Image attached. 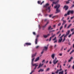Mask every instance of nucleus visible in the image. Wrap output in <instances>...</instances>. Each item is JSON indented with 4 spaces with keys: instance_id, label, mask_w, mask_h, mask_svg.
I'll use <instances>...</instances> for the list:
<instances>
[{
    "instance_id": "1",
    "label": "nucleus",
    "mask_w": 74,
    "mask_h": 74,
    "mask_svg": "<svg viewBox=\"0 0 74 74\" xmlns=\"http://www.w3.org/2000/svg\"><path fill=\"white\" fill-rule=\"evenodd\" d=\"M57 58L56 57L55 58V59L53 60V61L52 63H53V64L55 65L58 62H59V61L58 60H57Z\"/></svg>"
},
{
    "instance_id": "2",
    "label": "nucleus",
    "mask_w": 74,
    "mask_h": 74,
    "mask_svg": "<svg viewBox=\"0 0 74 74\" xmlns=\"http://www.w3.org/2000/svg\"><path fill=\"white\" fill-rule=\"evenodd\" d=\"M64 36V34H63L61 37H60V39H59L58 40V42L60 43V42H62V41L63 40V39H62V37H63Z\"/></svg>"
},
{
    "instance_id": "3",
    "label": "nucleus",
    "mask_w": 74,
    "mask_h": 74,
    "mask_svg": "<svg viewBox=\"0 0 74 74\" xmlns=\"http://www.w3.org/2000/svg\"><path fill=\"white\" fill-rule=\"evenodd\" d=\"M32 66H35V67L34 69V70H35V69H36V68H37V66H38V64L37 65V64H33L32 63Z\"/></svg>"
},
{
    "instance_id": "4",
    "label": "nucleus",
    "mask_w": 74,
    "mask_h": 74,
    "mask_svg": "<svg viewBox=\"0 0 74 74\" xmlns=\"http://www.w3.org/2000/svg\"><path fill=\"white\" fill-rule=\"evenodd\" d=\"M59 7H60V5H58L54 6L55 8H56V9H57V11H58V10Z\"/></svg>"
},
{
    "instance_id": "5",
    "label": "nucleus",
    "mask_w": 74,
    "mask_h": 74,
    "mask_svg": "<svg viewBox=\"0 0 74 74\" xmlns=\"http://www.w3.org/2000/svg\"><path fill=\"white\" fill-rule=\"evenodd\" d=\"M50 36V34H47V35H44L43 37L44 38H47V37H48V36Z\"/></svg>"
},
{
    "instance_id": "6",
    "label": "nucleus",
    "mask_w": 74,
    "mask_h": 74,
    "mask_svg": "<svg viewBox=\"0 0 74 74\" xmlns=\"http://www.w3.org/2000/svg\"><path fill=\"white\" fill-rule=\"evenodd\" d=\"M55 34L54 35L52 36L51 37H50L49 39V41H51V38H53V37H55Z\"/></svg>"
},
{
    "instance_id": "7",
    "label": "nucleus",
    "mask_w": 74,
    "mask_h": 74,
    "mask_svg": "<svg viewBox=\"0 0 74 74\" xmlns=\"http://www.w3.org/2000/svg\"><path fill=\"white\" fill-rule=\"evenodd\" d=\"M59 1V0H57V1L55 2L54 1L53 2V4H57L58 2Z\"/></svg>"
},
{
    "instance_id": "8",
    "label": "nucleus",
    "mask_w": 74,
    "mask_h": 74,
    "mask_svg": "<svg viewBox=\"0 0 74 74\" xmlns=\"http://www.w3.org/2000/svg\"><path fill=\"white\" fill-rule=\"evenodd\" d=\"M64 8H65V11H66L67 10H68V8H69V7L67 6H64Z\"/></svg>"
},
{
    "instance_id": "9",
    "label": "nucleus",
    "mask_w": 74,
    "mask_h": 74,
    "mask_svg": "<svg viewBox=\"0 0 74 74\" xmlns=\"http://www.w3.org/2000/svg\"><path fill=\"white\" fill-rule=\"evenodd\" d=\"M62 22H63V23L62 24V25H64L66 23V20H62Z\"/></svg>"
},
{
    "instance_id": "10",
    "label": "nucleus",
    "mask_w": 74,
    "mask_h": 74,
    "mask_svg": "<svg viewBox=\"0 0 74 74\" xmlns=\"http://www.w3.org/2000/svg\"><path fill=\"white\" fill-rule=\"evenodd\" d=\"M51 57L53 59H54L55 58V54H53L51 55Z\"/></svg>"
},
{
    "instance_id": "11",
    "label": "nucleus",
    "mask_w": 74,
    "mask_h": 74,
    "mask_svg": "<svg viewBox=\"0 0 74 74\" xmlns=\"http://www.w3.org/2000/svg\"><path fill=\"white\" fill-rule=\"evenodd\" d=\"M43 65H44L43 64H39L38 67L37 68L38 69H39V68H40V67H42V66H43Z\"/></svg>"
},
{
    "instance_id": "12",
    "label": "nucleus",
    "mask_w": 74,
    "mask_h": 74,
    "mask_svg": "<svg viewBox=\"0 0 74 74\" xmlns=\"http://www.w3.org/2000/svg\"><path fill=\"white\" fill-rule=\"evenodd\" d=\"M69 11H70V14H73L74 11V10H69Z\"/></svg>"
},
{
    "instance_id": "13",
    "label": "nucleus",
    "mask_w": 74,
    "mask_h": 74,
    "mask_svg": "<svg viewBox=\"0 0 74 74\" xmlns=\"http://www.w3.org/2000/svg\"><path fill=\"white\" fill-rule=\"evenodd\" d=\"M39 59H40V57H37L35 60V62H37V61H38V60H39Z\"/></svg>"
},
{
    "instance_id": "14",
    "label": "nucleus",
    "mask_w": 74,
    "mask_h": 74,
    "mask_svg": "<svg viewBox=\"0 0 74 74\" xmlns=\"http://www.w3.org/2000/svg\"><path fill=\"white\" fill-rule=\"evenodd\" d=\"M44 48L45 51H47V49H48V47L45 46L44 47Z\"/></svg>"
},
{
    "instance_id": "15",
    "label": "nucleus",
    "mask_w": 74,
    "mask_h": 74,
    "mask_svg": "<svg viewBox=\"0 0 74 74\" xmlns=\"http://www.w3.org/2000/svg\"><path fill=\"white\" fill-rule=\"evenodd\" d=\"M40 71H41V72L44 71V69H41L40 70H39V71H38V72L39 73L40 72Z\"/></svg>"
},
{
    "instance_id": "16",
    "label": "nucleus",
    "mask_w": 74,
    "mask_h": 74,
    "mask_svg": "<svg viewBox=\"0 0 74 74\" xmlns=\"http://www.w3.org/2000/svg\"><path fill=\"white\" fill-rule=\"evenodd\" d=\"M56 12H55V14H57V13L59 12H60V10L58 9V10H57V9H56Z\"/></svg>"
},
{
    "instance_id": "17",
    "label": "nucleus",
    "mask_w": 74,
    "mask_h": 74,
    "mask_svg": "<svg viewBox=\"0 0 74 74\" xmlns=\"http://www.w3.org/2000/svg\"><path fill=\"white\" fill-rule=\"evenodd\" d=\"M69 33H70V30H68L67 31V32L66 33V34L67 36H68L69 34Z\"/></svg>"
},
{
    "instance_id": "18",
    "label": "nucleus",
    "mask_w": 74,
    "mask_h": 74,
    "mask_svg": "<svg viewBox=\"0 0 74 74\" xmlns=\"http://www.w3.org/2000/svg\"><path fill=\"white\" fill-rule=\"evenodd\" d=\"M37 41H38V39H37V38L35 40V44H37Z\"/></svg>"
},
{
    "instance_id": "19",
    "label": "nucleus",
    "mask_w": 74,
    "mask_h": 74,
    "mask_svg": "<svg viewBox=\"0 0 74 74\" xmlns=\"http://www.w3.org/2000/svg\"><path fill=\"white\" fill-rule=\"evenodd\" d=\"M37 55V53H36L35 54H33L32 56V58H33V57H34L36 55Z\"/></svg>"
},
{
    "instance_id": "20",
    "label": "nucleus",
    "mask_w": 74,
    "mask_h": 74,
    "mask_svg": "<svg viewBox=\"0 0 74 74\" xmlns=\"http://www.w3.org/2000/svg\"><path fill=\"white\" fill-rule=\"evenodd\" d=\"M26 45H31V43H26Z\"/></svg>"
},
{
    "instance_id": "21",
    "label": "nucleus",
    "mask_w": 74,
    "mask_h": 74,
    "mask_svg": "<svg viewBox=\"0 0 74 74\" xmlns=\"http://www.w3.org/2000/svg\"><path fill=\"white\" fill-rule=\"evenodd\" d=\"M51 7V6H50L49 7H48V8H47V9H48V10H49V12L51 11V10H50V8Z\"/></svg>"
},
{
    "instance_id": "22",
    "label": "nucleus",
    "mask_w": 74,
    "mask_h": 74,
    "mask_svg": "<svg viewBox=\"0 0 74 74\" xmlns=\"http://www.w3.org/2000/svg\"><path fill=\"white\" fill-rule=\"evenodd\" d=\"M63 72H64V71H63L61 72H59L58 74H64Z\"/></svg>"
},
{
    "instance_id": "23",
    "label": "nucleus",
    "mask_w": 74,
    "mask_h": 74,
    "mask_svg": "<svg viewBox=\"0 0 74 74\" xmlns=\"http://www.w3.org/2000/svg\"><path fill=\"white\" fill-rule=\"evenodd\" d=\"M70 10L67 13V15H70Z\"/></svg>"
},
{
    "instance_id": "24",
    "label": "nucleus",
    "mask_w": 74,
    "mask_h": 74,
    "mask_svg": "<svg viewBox=\"0 0 74 74\" xmlns=\"http://www.w3.org/2000/svg\"><path fill=\"white\" fill-rule=\"evenodd\" d=\"M49 68H48L45 71L47 72V71H49Z\"/></svg>"
},
{
    "instance_id": "25",
    "label": "nucleus",
    "mask_w": 74,
    "mask_h": 74,
    "mask_svg": "<svg viewBox=\"0 0 74 74\" xmlns=\"http://www.w3.org/2000/svg\"><path fill=\"white\" fill-rule=\"evenodd\" d=\"M34 58L32 59V64L33 63V61H34Z\"/></svg>"
},
{
    "instance_id": "26",
    "label": "nucleus",
    "mask_w": 74,
    "mask_h": 74,
    "mask_svg": "<svg viewBox=\"0 0 74 74\" xmlns=\"http://www.w3.org/2000/svg\"><path fill=\"white\" fill-rule=\"evenodd\" d=\"M59 71V70L58 69H57L56 71V74H58Z\"/></svg>"
},
{
    "instance_id": "27",
    "label": "nucleus",
    "mask_w": 74,
    "mask_h": 74,
    "mask_svg": "<svg viewBox=\"0 0 74 74\" xmlns=\"http://www.w3.org/2000/svg\"><path fill=\"white\" fill-rule=\"evenodd\" d=\"M70 0H68L66 2V4H69V3H70V2H69V1H70Z\"/></svg>"
},
{
    "instance_id": "28",
    "label": "nucleus",
    "mask_w": 74,
    "mask_h": 74,
    "mask_svg": "<svg viewBox=\"0 0 74 74\" xmlns=\"http://www.w3.org/2000/svg\"><path fill=\"white\" fill-rule=\"evenodd\" d=\"M71 24H70L67 27V29H69V28L70 26H71Z\"/></svg>"
},
{
    "instance_id": "29",
    "label": "nucleus",
    "mask_w": 74,
    "mask_h": 74,
    "mask_svg": "<svg viewBox=\"0 0 74 74\" xmlns=\"http://www.w3.org/2000/svg\"><path fill=\"white\" fill-rule=\"evenodd\" d=\"M55 17H58V16H53V17H52V18H55Z\"/></svg>"
},
{
    "instance_id": "30",
    "label": "nucleus",
    "mask_w": 74,
    "mask_h": 74,
    "mask_svg": "<svg viewBox=\"0 0 74 74\" xmlns=\"http://www.w3.org/2000/svg\"><path fill=\"white\" fill-rule=\"evenodd\" d=\"M48 5H49V4L47 3L44 6V7H46L47 6H48Z\"/></svg>"
},
{
    "instance_id": "31",
    "label": "nucleus",
    "mask_w": 74,
    "mask_h": 74,
    "mask_svg": "<svg viewBox=\"0 0 74 74\" xmlns=\"http://www.w3.org/2000/svg\"><path fill=\"white\" fill-rule=\"evenodd\" d=\"M51 28V26H50L48 27V30H50V29Z\"/></svg>"
},
{
    "instance_id": "32",
    "label": "nucleus",
    "mask_w": 74,
    "mask_h": 74,
    "mask_svg": "<svg viewBox=\"0 0 74 74\" xmlns=\"http://www.w3.org/2000/svg\"><path fill=\"white\" fill-rule=\"evenodd\" d=\"M56 37H55L54 38L52 39L53 41H55V40H56Z\"/></svg>"
},
{
    "instance_id": "33",
    "label": "nucleus",
    "mask_w": 74,
    "mask_h": 74,
    "mask_svg": "<svg viewBox=\"0 0 74 74\" xmlns=\"http://www.w3.org/2000/svg\"><path fill=\"white\" fill-rule=\"evenodd\" d=\"M41 3V2L40 1H38V3L39 4H40V3Z\"/></svg>"
},
{
    "instance_id": "34",
    "label": "nucleus",
    "mask_w": 74,
    "mask_h": 74,
    "mask_svg": "<svg viewBox=\"0 0 74 74\" xmlns=\"http://www.w3.org/2000/svg\"><path fill=\"white\" fill-rule=\"evenodd\" d=\"M52 15H53V14H52L51 15H49V17L50 18H51V16H52Z\"/></svg>"
},
{
    "instance_id": "35",
    "label": "nucleus",
    "mask_w": 74,
    "mask_h": 74,
    "mask_svg": "<svg viewBox=\"0 0 74 74\" xmlns=\"http://www.w3.org/2000/svg\"><path fill=\"white\" fill-rule=\"evenodd\" d=\"M44 49H43V50L41 52V54H42L44 53Z\"/></svg>"
},
{
    "instance_id": "36",
    "label": "nucleus",
    "mask_w": 74,
    "mask_h": 74,
    "mask_svg": "<svg viewBox=\"0 0 74 74\" xmlns=\"http://www.w3.org/2000/svg\"><path fill=\"white\" fill-rule=\"evenodd\" d=\"M67 35L66 34L64 36V38H66V37H67Z\"/></svg>"
},
{
    "instance_id": "37",
    "label": "nucleus",
    "mask_w": 74,
    "mask_h": 74,
    "mask_svg": "<svg viewBox=\"0 0 74 74\" xmlns=\"http://www.w3.org/2000/svg\"><path fill=\"white\" fill-rule=\"evenodd\" d=\"M44 21V22H46V21H47V19H45L44 20H43Z\"/></svg>"
},
{
    "instance_id": "38",
    "label": "nucleus",
    "mask_w": 74,
    "mask_h": 74,
    "mask_svg": "<svg viewBox=\"0 0 74 74\" xmlns=\"http://www.w3.org/2000/svg\"><path fill=\"white\" fill-rule=\"evenodd\" d=\"M73 30H74V28H73L71 29V32H72Z\"/></svg>"
},
{
    "instance_id": "39",
    "label": "nucleus",
    "mask_w": 74,
    "mask_h": 74,
    "mask_svg": "<svg viewBox=\"0 0 74 74\" xmlns=\"http://www.w3.org/2000/svg\"><path fill=\"white\" fill-rule=\"evenodd\" d=\"M65 40H66V39L65 38H64L62 41V42H64V41H65Z\"/></svg>"
},
{
    "instance_id": "40",
    "label": "nucleus",
    "mask_w": 74,
    "mask_h": 74,
    "mask_svg": "<svg viewBox=\"0 0 74 74\" xmlns=\"http://www.w3.org/2000/svg\"><path fill=\"white\" fill-rule=\"evenodd\" d=\"M48 23H49V21H47V23L46 24V25H48Z\"/></svg>"
},
{
    "instance_id": "41",
    "label": "nucleus",
    "mask_w": 74,
    "mask_h": 74,
    "mask_svg": "<svg viewBox=\"0 0 74 74\" xmlns=\"http://www.w3.org/2000/svg\"><path fill=\"white\" fill-rule=\"evenodd\" d=\"M44 3V1H43L42 3H40V5H42V3Z\"/></svg>"
},
{
    "instance_id": "42",
    "label": "nucleus",
    "mask_w": 74,
    "mask_h": 74,
    "mask_svg": "<svg viewBox=\"0 0 74 74\" xmlns=\"http://www.w3.org/2000/svg\"><path fill=\"white\" fill-rule=\"evenodd\" d=\"M58 41V40H56L54 42V43H55L56 42H57V41Z\"/></svg>"
},
{
    "instance_id": "43",
    "label": "nucleus",
    "mask_w": 74,
    "mask_h": 74,
    "mask_svg": "<svg viewBox=\"0 0 74 74\" xmlns=\"http://www.w3.org/2000/svg\"><path fill=\"white\" fill-rule=\"evenodd\" d=\"M63 47H62L60 51H62L63 50Z\"/></svg>"
},
{
    "instance_id": "44",
    "label": "nucleus",
    "mask_w": 74,
    "mask_h": 74,
    "mask_svg": "<svg viewBox=\"0 0 74 74\" xmlns=\"http://www.w3.org/2000/svg\"><path fill=\"white\" fill-rule=\"evenodd\" d=\"M71 34H70L68 36V37L69 38L70 37H71Z\"/></svg>"
},
{
    "instance_id": "45",
    "label": "nucleus",
    "mask_w": 74,
    "mask_h": 74,
    "mask_svg": "<svg viewBox=\"0 0 74 74\" xmlns=\"http://www.w3.org/2000/svg\"><path fill=\"white\" fill-rule=\"evenodd\" d=\"M67 26V24H66L64 26V28H66V26Z\"/></svg>"
},
{
    "instance_id": "46",
    "label": "nucleus",
    "mask_w": 74,
    "mask_h": 74,
    "mask_svg": "<svg viewBox=\"0 0 74 74\" xmlns=\"http://www.w3.org/2000/svg\"><path fill=\"white\" fill-rule=\"evenodd\" d=\"M60 25H61V24L59 23V24H58V26H60Z\"/></svg>"
},
{
    "instance_id": "47",
    "label": "nucleus",
    "mask_w": 74,
    "mask_h": 74,
    "mask_svg": "<svg viewBox=\"0 0 74 74\" xmlns=\"http://www.w3.org/2000/svg\"><path fill=\"white\" fill-rule=\"evenodd\" d=\"M71 61V60L70 59L69 60H68V62H70Z\"/></svg>"
},
{
    "instance_id": "48",
    "label": "nucleus",
    "mask_w": 74,
    "mask_h": 74,
    "mask_svg": "<svg viewBox=\"0 0 74 74\" xmlns=\"http://www.w3.org/2000/svg\"><path fill=\"white\" fill-rule=\"evenodd\" d=\"M62 27H63V26H62V27H60V30H61V29H62Z\"/></svg>"
},
{
    "instance_id": "49",
    "label": "nucleus",
    "mask_w": 74,
    "mask_h": 74,
    "mask_svg": "<svg viewBox=\"0 0 74 74\" xmlns=\"http://www.w3.org/2000/svg\"><path fill=\"white\" fill-rule=\"evenodd\" d=\"M44 62H45V60H42V63H44Z\"/></svg>"
},
{
    "instance_id": "50",
    "label": "nucleus",
    "mask_w": 74,
    "mask_h": 74,
    "mask_svg": "<svg viewBox=\"0 0 74 74\" xmlns=\"http://www.w3.org/2000/svg\"><path fill=\"white\" fill-rule=\"evenodd\" d=\"M67 16V14H65L64 15V16Z\"/></svg>"
},
{
    "instance_id": "51",
    "label": "nucleus",
    "mask_w": 74,
    "mask_h": 74,
    "mask_svg": "<svg viewBox=\"0 0 74 74\" xmlns=\"http://www.w3.org/2000/svg\"><path fill=\"white\" fill-rule=\"evenodd\" d=\"M73 57H71L70 58V60H71L73 59Z\"/></svg>"
},
{
    "instance_id": "52",
    "label": "nucleus",
    "mask_w": 74,
    "mask_h": 74,
    "mask_svg": "<svg viewBox=\"0 0 74 74\" xmlns=\"http://www.w3.org/2000/svg\"><path fill=\"white\" fill-rule=\"evenodd\" d=\"M48 16V14H45V16Z\"/></svg>"
},
{
    "instance_id": "53",
    "label": "nucleus",
    "mask_w": 74,
    "mask_h": 74,
    "mask_svg": "<svg viewBox=\"0 0 74 74\" xmlns=\"http://www.w3.org/2000/svg\"><path fill=\"white\" fill-rule=\"evenodd\" d=\"M72 68L73 69H74V64L73 65V66L72 67Z\"/></svg>"
},
{
    "instance_id": "54",
    "label": "nucleus",
    "mask_w": 74,
    "mask_h": 74,
    "mask_svg": "<svg viewBox=\"0 0 74 74\" xmlns=\"http://www.w3.org/2000/svg\"><path fill=\"white\" fill-rule=\"evenodd\" d=\"M47 26V25H46L45 24V25H44L43 26H42L43 27H45V26Z\"/></svg>"
},
{
    "instance_id": "55",
    "label": "nucleus",
    "mask_w": 74,
    "mask_h": 74,
    "mask_svg": "<svg viewBox=\"0 0 74 74\" xmlns=\"http://www.w3.org/2000/svg\"><path fill=\"white\" fill-rule=\"evenodd\" d=\"M33 34H34V35H36V33H35V32H33Z\"/></svg>"
},
{
    "instance_id": "56",
    "label": "nucleus",
    "mask_w": 74,
    "mask_h": 74,
    "mask_svg": "<svg viewBox=\"0 0 74 74\" xmlns=\"http://www.w3.org/2000/svg\"><path fill=\"white\" fill-rule=\"evenodd\" d=\"M59 55L60 56H62V54L60 53L59 54Z\"/></svg>"
},
{
    "instance_id": "57",
    "label": "nucleus",
    "mask_w": 74,
    "mask_h": 74,
    "mask_svg": "<svg viewBox=\"0 0 74 74\" xmlns=\"http://www.w3.org/2000/svg\"><path fill=\"white\" fill-rule=\"evenodd\" d=\"M62 70V68H60V69L59 70V71H61V70Z\"/></svg>"
},
{
    "instance_id": "58",
    "label": "nucleus",
    "mask_w": 74,
    "mask_h": 74,
    "mask_svg": "<svg viewBox=\"0 0 74 74\" xmlns=\"http://www.w3.org/2000/svg\"><path fill=\"white\" fill-rule=\"evenodd\" d=\"M60 31H59L57 33V34H59V33H60Z\"/></svg>"
},
{
    "instance_id": "59",
    "label": "nucleus",
    "mask_w": 74,
    "mask_h": 74,
    "mask_svg": "<svg viewBox=\"0 0 74 74\" xmlns=\"http://www.w3.org/2000/svg\"><path fill=\"white\" fill-rule=\"evenodd\" d=\"M53 27H56V25H53Z\"/></svg>"
},
{
    "instance_id": "60",
    "label": "nucleus",
    "mask_w": 74,
    "mask_h": 74,
    "mask_svg": "<svg viewBox=\"0 0 74 74\" xmlns=\"http://www.w3.org/2000/svg\"><path fill=\"white\" fill-rule=\"evenodd\" d=\"M31 72H32V73H33V72H34V70L32 71Z\"/></svg>"
},
{
    "instance_id": "61",
    "label": "nucleus",
    "mask_w": 74,
    "mask_h": 74,
    "mask_svg": "<svg viewBox=\"0 0 74 74\" xmlns=\"http://www.w3.org/2000/svg\"><path fill=\"white\" fill-rule=\"evenodd\" d=\"M70 51V49H69L67 51V52H69Z\"/></svg>"
},
{
    "instance_id": "62",
    "label": "nucleus",
    "mask_w": 74,
    "mask_h": 74,
    "mask_svg": "<svg viewBox=\"0 0 74 74\" xmlns=\"http://www.w3.org/2000/svg\"><path fill=\"white\" fill-rule=\"evenodd\" d=\"M74 18V16L71 17V19H72Z\"/></svg>"
},
{
    "instance_id": "63",
    "label": "nucleus",
    "mask_w": 74,
    "mask_h": 74,
    "mask_svg": "<svg viewBox=\"0 0 74 74\" xmlns=\"http://www.w3.org/2000/svg\"><path fill=\"white\" fill-rule=\"evenodd\" d=\"M38 47H39V46H36V48H37Z\"/></svg>"
},
{
    "instance_id": "64",
    "label": "nucleus",
    "mask_w": 74,
    "mask_h": 74,
    "mask_svg": "<svg viewBox=\"0 0 74 74\" xmlns=\"http://www.w3.org/2000/svg\"><path fill=\"white\" fill-rule=\"evenodd\" d=\"M74 4L71 7V8H72V7H74Z\"/></svg>"
}]
</instances>
